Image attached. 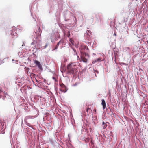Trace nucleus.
<instances>
[{
  "label": "nucleus",
  "mask_w": 148,
  "mask_h": 148,
  "mask_svg": "<svg viewBox=\"0 0 148 148\" xmlns=\"http://www.w3.org/2000/svg\"><path fill=\"white\" fill-rule=\"evenodd\" d=\"M77 66L76 63H72L69 64L67 66V71L68 73L76 74L77 72Z\"/></svg>",
  "instance_id": "1"
},
{
  "label": "nucleus",
  "mask_w": 148,
  "mask_h": 148,
  "mask_svg": "<svg viewBox=\"0 0 148 148\" xmlns=\"http://www.w3.org/2000/svg\"><path fill=\"white\" fill-rule=\"evenodd\" d=\"M88 48L87 46H84L82 47L81 52L82 53H83L85 55V56L86 57L88 56L89 57V55L87 53H86V52H87V51H88Z\"/></svg>",
  "instance_id": "2"
},
{
  "label": "nucleus",
  "mask_w": 148,
  "mask_h": 148,
  "mask_svg": "<svg viewBox=\"0 0 148 148\" xmlns=\"http://www.w3.org/2000/svg\"><path fill=\"white\" fill-rule=\"evenodd\" d=\"M60 86L61 87V89L60 90L64 92H66L67 90L66 89V87L65 86L64 84H60Z\"/></svg>",
  "instance_id": "3"
},
{
  "label": "nucleus",
  "mask_w": 148,
  "mask_h": 148,
  "mask_svg": "<svg viewBox=\"0 0 148 148\" xmlns=\"http://www.w3.org/2000/svg\"><path fill=\"white\" fill-rule=\"evenodd\" d=\"M34 62L40 69L41 70L42 69V66L39 61L35 60Z\"/></svg>",
  "instance_id": "4"
},
{
  "label": "nucleus",
  "mask_w": 148,
  "mask_h": 148,
  "mask_svg": "<svg viewBox=\"0 0 148 148\" xmlns=\"http://www.w3.org/2000/svg\"><path fill=\"white\" fill-rule=\"evenodd\" d=\"M101 104L103 106V109H104L106 108V102L104 99H102V103Z\"/></svg>",
  "instance_id": "5"
},
{
  "label": "nucleus",
  "mask_w": 148,
  "mask_h": 148,
  "mask_svg": "<svg viewBox=\"0 0 148 148\" xmlns=\"http://www.w3.org/2000/svg\"><path fill=\"white\" fill-rule=\"evenodd\" d=\"M63 42L62 40H60V41L58 42L57 43V44L56 45V46L55 47V48L54 49V50H56L57 49L58 47L59 46V45L61 44H62L63 43Z\"/></svg>",
  "instance_id": "6"
},
{
  "label": "nucleus",
  "mask_w": 148,
  "mask_h": 148,
  "mask_svg": "<svg viewBox=\"0 0 148 148\" xmlns=\"http://www.w3.org/2000/svg\"><path fill=\"white\" fill-rule=\"evenodd\" d=\"M101 61V59L100 58H98L97 59L94 60L92 61V62L94 64L97 62L100 61Z\"/></svg>",
  "instance_id": "7"
},
{
  "label": "nucleus",
  "mask_w": 148,
  "mask_h": 148,
  "mask_svg": "<svg viewBox=\"0 0 148 148\" xmlns=\"http://www.w3.org/2000/svg\"><path fill=\"white\" fill-rule=\"evenodd\" d=\"M107 126L106 123H105L104 122H102V127H103V129L106 128Z\"/></svg>",
  "instance_id": "8"
},
{
  "label": "nucleus",
  "mask_w": 148,
  "mask_h": 148,
  "mask_svg": "<svg viewBox=\"0 0 148 148\" xmlns=\"http://www.w3.org/2000/svg\"><path fill=\"white\" fill-rule=\"evenodd\" d=\"M81 59L82 61L86 63L87 62V60L84 57H81Z\"/></svg>",
  "instance_id": "9"
},
{
  "label": "nucleus",
  "mask_w": 148,
  "mask_h": 148,
  "mask_svg": "<svg viewBox=\"0 0 148 148\" xmlns=\"http://www.w3.org/2000/svg\"><path fill=\"white\" fill-rule=\"evenodd\" d=\"M70 42L71 43V44L73 45H74V41L71 39H70Z\"/></svg>",
  "instance_id": "10"
},
{
  "label": "nucleus",
  "mask_w": 148,
  "mask_h": 148,
  "mask_svg": "<svg viewBox=\"0 0 148 148\" xmlns=\"http://www.w3.org/2000/svg\"><path fill=\"white\" fill-rule=\"evenodd\" d=\"M86 111L87 112H88V111H89V112L90 113L91 112H92V110H91L89 108H87L86 110Z\"/></svg>",
  "instance_id": "11"
},
{
  "label": "nucleus",
  "mask_w": 148,
  "mask_h": 148,
  "mask_svg": "<svg viewBox=\"0 0 148 148\" xmlns=\"http://www.w3.org/2000/svg\"><path fill=\"white\" fill-rule=\"evenodd\" d=\"M53 38H54L53 36H52L51 37V41L52 42H53Z\"/></svg>",
  "instance_id": "12"
},
{
  "label": "nucleus",
  "mask_w": 148,
  "mask_h": 148,
  "mask_svg": "<svg viewBox=\"0 0 148 148\" xmlns=\"http://www.w3.org/2000/svg\"><path fill=\"white\" fill-rule=\"evenodd\" d=\"M70 36V32L69 31L68 32L67 34V36L69 37Z\"/></svg>",
  "instance_id": "13"
},
{
  "label": "nucleus",
  "mask_w": 148,
  "mask_h": 148,
  "mask_svg": "<svg viewBox=\"0 0 148 148\" xmlns=\"http://www.w3.org/2000/svg\"><path fill=\"white\" fill-rule=\"evenodd\" d=\"M114 35L115 36H116V33H114Z\"/></svg>",
  "instance_id": "14"
},
{
  "label": "nucleus",
  "mask_w": 148,
  "mask_h": 148,
  "mask_svg": "<svg viewBox=\"0 0 148 148\" xmlns=\"http://www.w3.org/2000/svg\"><path fill=\"white\" fill-rule=\"evenodd\" d=\"M47 44L45 45V48H46V47H47Z\"/></svg>",
  "instance_id": "15"
},
{
  "label": "nucleus",
  "mask_w": 148,
  "mask_h": 148,
  "mask_svg": "<svg viewBox=\"0 0 148 148\" xmlns=\"http://www.w3.org/2000/svg\"><path fill=\"white\" fill-rule=\"evenodd\" d=\"M94 111L95 112H96V109H95L94 110Z\"/></svg>",
  "instance_id": "16"
},
{
  "label": "nucleus",
  "mask_w": 148,
  "mask_h": 148,
  "mask_svg": "<svg viewBox=\"0 0 148 148\" xmlns=\"http://www.w3.org/2000/svg\"><path fill=\"white\" fill-rule=\"evenodd\" d=\"M53 79H55V78L54 77H53Z\"/></svg>",
  "instance_id": "17"
},
{
  "label": "nucleus",
  "mask_w": 148,
  "mask_h": 148,
  "mask_svg": "<svg viewBox=\"0 0 148 148\" xmlns=\"http://www.w3.org/2000/svg\"><path fill=\"white\" fill-rule=\"evenodd\" d=\"M33 44V43H32V44Z\"/></svg>",
  "instance_id": "18"
},
{
  "label": "nucleus",
  "mask_w": 148,
  "mask_h": 148,
  "mask_svg": "<svg viewBox=\"0 0 148 148\" xmlns=\"http://www.w3.org/2000/svg\"><path fill=\"white\" fill-rule=\"evenodd\" d=\"M22 46H24V45H22Z\"/></svg>",
  "instance_id": "19"
},
{
  "label": "nucleus",
  "mask_w": 148,
  "mask_h": 148,
  "mask_svg": "<svg viewBox=\"0 0 148 148\" xmlns=\"http://www.w3.org/2000/svg\"><path fill=\"white\" fill-rule=\"evenodd\" d=\"M22 46H24V45H22Z\"/></svg>",
  "instance_id": "20"
},
{
  "label": "nucleus",
  "mask_w": 148,
  "mask_h": 148,
  "mask_svg": "<svg viewBox=\"0 0 148 148\" xmlns=\"http://www.w3.org/2000/svg\"><path fill=\"white\" fill-rule=\"evenodd\" d=\"M138 0H136V1H138Z\"/></svg>",
  "instance_id": "21"
}]
</instances>
